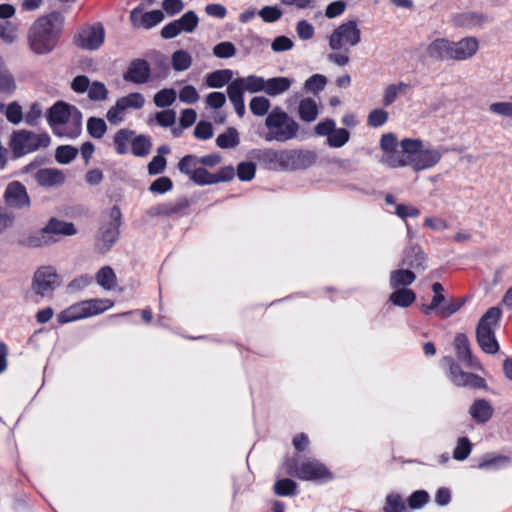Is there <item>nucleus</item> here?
Listing matches in <instances>:
<instances>
[{
  "instance_id": "1",
  "label": "nucleus",
  "mask_w": 512,
  "mask_h": 512,
  "mask_svg": "<svg viewBox=\"0 0 512 512\" xmlns=\"http://www.w3.org/2000/svg\"><path fill=\"white\" fill-rule=\"evenodd\" d=\"M64 24V16L51 12L38 18L28 33L30 49L39 55L48 54L56 47Z\"/></svg>"
},
{
  "instance_id": "2",
  "label": "nucleus",
  "mask_w": 512,
  "mask_h": 512,
  "mask_svg": "<svg viewBox=\"0 0 512 512\" xmlns=\"http://www.w3.org/2000/svg\"><path fill=\"white\" fill-rule=\"evenodd\" d=\"M400 147L403 148L404 158L394 162V165L409 166L416 172L436 166L442 158L439 149L426 147L420 139L404 138L400 141Z\"/></svg>"
},
{
  "instance_id": "3",
  "label": "nucleus",
  "mask_w": 512,
  "mask_h": 512,
  "mask_svg": "<svg viewBox=\"0 0 512 512\" xmlns=\"http://www.w3.org/2000/svg\"><path fill=\"white\" fill-rule=\"evenodd\" d=\"M48 123L55 135L76 138L82 130V113L73 105L56 102L48 112Z\"/></svg>"
},
{
  "instance_id": "4",
  "label": "nucleus",
  "mask_w": 512,
  "mask_h": 512,
  "mask_svg": "<svg viewBox=\"0 0 512 512\" xmlns=\"http://www.w3.org/2000/svg\"><path fill=\"white\" fill-rule=\"evenodd\" d=\"M266 141L286 142L294 139L299 131L298 123L282 108L274 107L265 119Z\"/></svg>"
},
{
  "instance_id": "5",
  "label": "nucleus",
  "mask_w": 512,
  "mask_h": 512,
  "mask_svg": "<svg viewBox=\"0 0 512 512\" xmlns=\"http://www.w3.org/2000/svg\"><path fill=\"white\" fill-rule=\"evenodd\" d=\"M285 467L287 474L303 481L323 483L333 478L328 468L315 459H306L300 462L288 460Z\"/></svg>"
},
{
  "instance_id": "6",
  "label": "nucleus",
  "mask_w": 512,
  "mask_h": 512,
  "mask_svg": "<svg viewBox=\"0 0 512 512\" xmlns=\"http://www.w3.org/2000/svg\"><path fill=\"white\" fill-rule=\"evenodd\" d=\"M501 310L492 307L479 320L476 336L481 349L488 354H495L499 350V344L495 338V329L499 324Z\"/></svg>"
},
{
  "instance_id": "7",
  "label": "nucleus",
  "mask_w": 512,
  "mask_h": 512,
  "mask_svg": "<svg viewBox=\"0 0 512 512\" xmlns=\"http://www.w3.org/2000/svg\"><path fill=\"white\" fill-rule=\"evenodd\" d=\"M113 301L109 299H90L75 303L64 309L57 315V320L61 324L77 321L83 318L92 317L101 314L111 307Z\"/></svg>"
},
{
  "instance_id": "8",
  "label": "nucleus",
  "mask_w": 512,
  "mask_h": 512,
  "mask_svg": "<svg viewBox=\"0 0 512 512\" xmlns=\"http://www.w3.org/2000/svg\"><path fill=\"white\" fill-rule=\"evenodd\" d=\"M50 137L47 133H34L27 130H18L12 134L11 148L17 156L48 147Z\"/></svg>"
},
{
  "instance_id": "9",
  "label": "nucleus",
  "mask_w": 512,
  "mask_h": 512,
  "mask_svg": "<svg viewBox=\"0 0 512 512\" xmlns=\"http://www.w3.org/2000/svg\"><path fill=\"white\" fill-rule=\"evenodd\" d=\"M121 225V212L118 207L110 210L109 221L102 224L95 240V249L99 253H106L116 242Z\"/></svg>"
},
{
  "instance_id": "10",
  "label": "nucleus",
  "mask_w": 512,
  "mask_h": 512,
  "mask_svg": "<svg viewBox=\"0 0 512 512\" xmlns=\"http://www.w3.org/2000/svg\"><path fill=\"white\" fill-rule=\"evenodd\" d=\"M360 41L361 31L354 20L342 23L328 36L329 47L333 51L356 46Z\"/></svg>"
},
{
  "instance_id": "11",
  "label": "nucleus",
  "mask_w": 512,
  "mask_h": 512,
  "mask_svg": "<svg viewBox=\"0 0 512 512\" xmlns=\"http://www.w3.org/2000/svg\"><path fill=\"white\" fill-rule=\"evenodd\" d=\"M144 105L145 98L141 93H130L117 99L116 103L107 111L106 118L110 124L118 125L125 120L129 110H139Z\"/></svg>"
},
{
  "instance_id": "12",
  "label": "nucleus",
  "mask_w": 512,
  "mask_h": 512,
  "mask_svg": "<svg viewBox=\"0 0 512 512\" xmlns=\"http://www.w3.org/2000/svg\"><path fill=\"white\" fill-rule=\"evenodd\" d=\"M60 285L59 276L52 266L40 267L34 274L32 290L41 297H49Z\"/></svg>"
},
{
  "instance_id": "13",
  "label": "nucleus",
  "mask_w": 512,
  "mask_h": 512,
  "mask_svg": "<svg viewBox=\"0 0 512 512\" xmlns=\"http://www.w3.org/2000/svg\"><path fill=\"white\" fill-rule=\"evenodd\" d=\"M105 39V30L102 24L85 25L81 27L74 37L76 46L85 50H97Z\"/></svg>"
},
{
  "instance_id": "14",
  "label": "nucleus",
  "mask_w": 512,
  "mask_h": 512,
  "mask_svg": "<svg viewBox=\"0 0 512 512\" xmlns=\"http://www.w3.org/2000/svg\"><path fill=\"white\" fill-rule=\"evenodd\" d=\"M380 148L383 151L381 163L390 168H400L401 165H394V162L403 160L404 152L400 147L397 137L393 133H386L381 136Z\"/></svg>"
},
{
  "instance_id": "15",
  "label": "nucleus",
  "mask_w": 512,
  "mask_h": 512,
  "mask_svg": "<svg viewBox=\"0 0 512 512\" xmlns=\"http://www.w3.org/2000/svg\"><path fill=\"white\" fill-rule=\"evenodd\" d=\"M198 16L194 11L184 13L179 19L165 25L161 30V35L165 39H172L181 32L192 33L198 26Z\"/></svg>"
},
{
  "instance_id": "16",
  "label": "nucleus",
  "mask_w": 512,
  "mask_h": 512,
  "mask_svg": "<svg viewBox=\"0 0 512 512\" xmlns=\"http://www.w3.org/2000/svg\"><path fill=\"white\" fill-rule=\"evenodd\" d=\"M443 365L450 368V379L457 386H469L473 388L484 387L483 378L472 374L463 372L460 367L455 364L450 357H445L442 360Z\"/></svg>"
},
{
  "instance_id": "17",
  "label": "nucleus",
  "mask_w": 512,
  "mask_h": 512,
  "mask_svg": "<svg viewBox=\"0 0 512 512\" xmlns=\"http://www.w3.org/2000/svg\"><path fill=\"white\" fill-rule=\"evenodd\" d=\"M7 206L13 209H23L30 206V198L23 184L14 181L8 184L4 193Z\"/></svg>"
},
{
  "instance_id": "18",
  "label": "nucleus",
  "mask_w": 512,
  "mask_h": 512,
  "mask_svg": "<svg viewBox=\"0 0 512 512\" xmlns=\"http://www.w3.org/2000/svg\"><path fill=\"white\" fill-rule=\"evenodd\" d=\"M479 40L468 36L458 41H452L451 60L465 61L474 57L479 50Z\"/></svg>"
},
{
  "instance_id": "19",
  "label": "nucleus",
  "mask_w": 512,
  "mask_h": 512,
  "mask_svg": "<svg viewBox=\"0 0 512 512\" xmlns=\"http://www.w3.org/2000/svg\"><path fill=\"white\" fill-rule=\"evenodd\" d=\"M452 41L447 38H435L427 45L426 55L436 61L451 60Z\"/></svg>"
},
{
  "instance_id": "20",
  "label": "nucleus",
  "mask_w": 512,
  "mask_h": 512,
  "mask_svg": "<svg viewBox=\"0 0 512 512\" xmlns=\"http://www.w3.org/2000/svg\"><path fill=\"white\" fill-rule=\"evenodd\" d=\"M229 86L239 90L242 94H244V92H265V79L257 75H249L247 77L234 79L229 83Z\"/></svg>"
},
{
  "instance_id": "21",
  "label": "nucleus",
  "mask_w": 512,
  "mask_h": 512,
  "mask_svg": "<svg viewBox=\"0 0 512 512\" xmlns=\"http://www.w3.org/2000/svg\"><path fill=\"white\" fill-rule=\"evenodd\" d=\"M150 77V67L145 60H134L129 65L124 79L135 84H143L148 81Z\"/></svg>"
},
{
  "instance_id": "22",
  "label": "nucleus",
  "mask_w": 512,
  "mask_h": 512,
  "mask_svg": "<svg viewBox=\"0 0 512 512\" xmlns=\"http://www.w3.org/2000/svg\"><path fill=\"white\" fill-rule=\"evenodd\" d=\"M488 21V16L482 12L467 11L457 14L453 22L456 26L472 29L482 27Z\"/></svg>"
},
{
  "instance_id": "23",
  "label": "nucleus",
  "mask_w": 512,
  "mask_h": 512,
  "mask_svg": "<svg viewBox=\"0 0 512 512\" xmlns=\"http://www.w3.org/2000/svg\"><path fill=\"white\" fill-rule=\"evenodd\" d=\"M294 80L288 77H273L265 79V93L268 96L276 97L290 89Z\"/></svg>"
},
{
  "instance_id": "24",
  "label": "nucleus",
  "mask_w": 512,
  "mask_h": 512,
  "mask_svg": "<svg viewBox=\"0 0 512 512\" xmlns=\"http://www.w3.org/2000/svg\"><path fill=\"white\" fill-rule=\"evenodd\" d=\"M409 89L410 85L403 81L388 84L383 89L382 104L386 107L392 105L399 96L405 94Z\"/></svg>"
},
{
  "instance_id": "25",
  "label": "nucleus",
  "mask_w": 512,
  "mask_h": 512,
  "mask_svg": "<svg viewBox=\"0 0 512 512\" xmlns=\"http://www.w3.org/2000/svg\"><path fill=\"white\" fill-rule=\"evenodd\" d=\"M35 179L41 186L52 187L62 184L65 177L57 169L46 168L39 170L35 175Z\"/></svg>"
},
{
  "instance_id": "26",
  "label": "nucleus",
  "mask_w": 512,
  "mask_h": 512,
  "mask_svg": "<svg viewBox=\"0 0 512 512\" xmlns=\"http://www.w3.org/2000/svg\"><path fill=\"white\" fill-rule=\"evenodd\" d=\"M469 413L476 422L485 423L491 418L493 408L486 400L478 399L470 407Z\"/></svg>"
},
{
  "instance_id": "27",
  "label": "nucleus",
  "mask_w": 512,
  "mask_h": 512,
  "mask_svg": "<svg viewBox=\"0 0 512 512\" xmlns=\"http://www.w3.org/2000/svg\"><path fill=\"white\" fill-rule=\"evenodd\" d=\"M454 347L460 361L464 362L468 366H475L470 352L469 341L465 334L460 333L455 336Z\"/></svg>"
},
{
  "instance_id": "28",
  "label": "nucleus",
  "mask_w": 512,
  "mask_h": 512,
  "mask_svg": "<svg viewBox=\"0 0 512 512\" xmlns=\"http://www.w3.org/2000/svg\"><path fill=\"white\" fill-rule=\"evenodd\" d=\"M416 279L414 272L407 269H398L390 273L389 284L393 289L411 285Z\"/></svg>"
},
{
  "instance_id": "29",
  "label": "nucleus",
  "mask_w": 512,
  "mask_h": 512,
  "mask_svg": "<svg viewBox=\"0 0 512 512\" xmlns=\"http://www.w3.org/2000/svg\"><path fill=\"white\" fill-rule=\"evenodd\" d=\"M47 230H49L50 235L57 238V236H72L77 233V229L74 224L71 222L61 221L56 218L50 219V221L46 224Z\"/></svg>"
},
{
  "instance_id": "30",
  "label": "nucleus",
  "mask_w": 512,
  "mask_h": 512,
  "mask_svg": "<svg viewBox=\"0 0 512 512\" xmlns=\"http://www.w3.org/2000/svg\"><path fill=\"white\" fill-rule=\"evenodd\" d=\"M416 300V294L408 288H398L389 296V301L398 307L406 308Z\"/></svg>"
},
{
  "instance_id": "31",
  "label": "nucleus",
  "mask_w": 512,
  "mask_h": 512,
  "mask_svg": "<svg viewBox=\"0 0 512 512\" xmlns=\"http://www.w3.org/2000/svg\"><path fill=\"white\" fill-rule=\"evenodd\" d=\"M57 240L58 238L50 235V232L47 230V226L45 225L42 229L29 235L26 238L25 243L30 247H41L54 243Z\"/></svg>"
},
{
  "instance_id": "32",
  "label": "nucleus",
  "mask_w": 512,
  "mask_h": 512,
  "mask_svg": "<svg viewBox=\"0 0 512 512\" xmlns=\"http://www.w3.org/2000/svg\"><path fill=\"white\" fill-rule=\"evenodd\" d=\"M425 254L418 246H411L403 258V265H407L414 269H424Z\"/></svg>"
},
{
  "instance_id": "33",
  "label": "nucleus",
  "mask_w": 512,
  "mask_h": 512,
  "mask_svg": "<svg viewBox=\"0 0 512 512\" xmlns=\"http://www.w3.org/2000/svg\"><path fill=\"white\" fill-rule=\"evenodd\" d=\"M299 117L305 122H313L318 117V105L311 98H304L299 103Z\"/></svg>"
},
{
  "instance_id": "34",
  "label": "nucleus",
  "mask_w": 512,
  "mask_h": 512,
  "mask_svg": "<svg viewBox=\"0 0 512 512\" xmlns=\"http://www.w3.org/2000/svg\"><path fill=\"white\" fill-rule=\"evenodd\" d=\"M96 282L104 290H113L117 286V278L110 266L102 267L95 276Z\"/></svg>"
},
{
  "instance_id": "35",
  "label": "nucleus",
  "mask_w": 512,
  "mask_h": 512,
  "mask_svg": "<svg viewBox=\"0 0 512 512\" xmlns=\"http://www.w3.org/2000/svg\"><path fill=\"white\" fill-rule=\"evenodd\" d=\"M233 72L230 69L214 71L206 76V84L210 88H221L231 81Z\"/></svg>"
},
{
  "instance_id": "36",
  "label": "nucleus",
  "mask_w": 512,
  "mask_h": 512,
  "mask_svg": "<svg viewBox=\"0 0 512 512\" xmlns=\"http://www.w3.org/2000/svg\"><path fill=\"white\" fill-rule=\"evenodd\" d=\"M134 131L129 129H120L113 137L115 150L118 154H125L128 152V144L132 142Z\"/></svg>"
},
{
  "instance_id": "37",
  "label": "nucleus",
  "mask_w": 512,
  "mask_h": 512,
  "mask_svg": "<svg viewBox=\"0 0 512 512\" xmlns=\"http://www.w3.org/2000/svg\"><path fill=\"white\" fill-rule=\"evenodd\" d=\"M0 112L4 113L6 119L12 124H19L24 120L22 107L17 102H11L7 105L0 104Z\"/></svg>"
},
{
  "instance_id": "38",
  "label": "nucleus",
  "mask_w": 512,
  "mask_h": 512,
  "mask_svg": "<svg viewBox=\"0 0 512 512\" xmlns=\"http://www.w3.org/2000/svg\"><path fill=\"white\" fill-rule=\"evenodd\" d=\"M132 153L138 157L148 155L152 148V142L149 137L145 135L133 136L131 142Z\"/></svg>"
},
{
  "instance_id": "39",
  "label": "nucleus",
  "mask_w": 512,
  "mask_h": 512,
  "mask_svg": "<svg viewBox=\"0 0 512 512\" xmlns=\"http://www.w3.org/2000/svg\"><path fill=\"white\" fill-rule=\"evenodd\" d=\"M350 140V133L345 128H335L333 132L328 135L326 143L332 148H341L345 146Z\"/></svg>"
},
{
  "instance_id": "40",
  "label": "nucleus",
  "mask_w": 512,
  "mask_h": 512,
  "mask_svg": "<svg viewBox=\"0 0 512 512\" xmlns=\"http://www.w3.org/2000/svg\"><path fill=\"white\" fill-rule=\"evenodd\" d=\"M510 462L507 456L485 455L479 462V469H500Z\"/></svg>"
},
{
  "instance_id": "41",
  "label": "nucleus",
  "mask_w": 512,
  "mask_h": 512,
  "mask_svg": "<svg viewBox=\"0 0 512 512\" xmlns=\"http://www.w3.org/2000/svg\"><path fill=\"white\" fill-rule=\"evenodd\" d=\"M216 144L222 149L234 148L239 144L238 132L235 128H228L226 132L218 135Z\"/></svg>"
},
{
  "instance_id": "42",
  "label": "nucleus",
  "mask_w": 512,
  "mask_h": 512,
  "mask_svg": "<svg viewBox=\"0 0 512 512\" xmlns=\"http://www.w3.org/2000/svg\"><path fill=\"white\" fill-rule=\"evenodd\" d=\"M106 131L107 125L102 118L90 117L87 120V132L91 137L101 139Z\"/></svg>"
},
{
  "instance_id": "43",
  "label": "nucleus",
  "mask_w": 512,
  "mask_h": 512,
  "mask_svg": "<svg viewBox=\"0 0 512 512\" xmlns=\"http://www.w3.org/2000/svg\"><path fill=\"white\" fill-rule=\"evenodd\" d=\"M192 64L191 55L185 50H177L172 55V67L175 71H185Z\"/></svg>"
},
{
  "instance_id": "44",
  "label": "nucleus",
  "mask_w": 512,
  "mask_h": 512,
  "mask_svg": "<svg viewBox=\"0 0 512 512\" xmlns=\"http://www.w3.org/2000/svg\"><path fill=\"white\" fill-rule=\"evenodd\" d=\"M18 38V25L10 21L0 23V39L6 44L14 43Z\"/></svg>"
},
{
  "instance_id": "45",
  "label": "nucleus",
  "mask_w": 512,
  "mask_h": 512,
  "mask_svg": "<svg viewBox=\"0 0 512 512\" xmlns=\"http://www.w3.org/2000/svg\"><path fill=\"white\" fill-rule=\"evenodd\" d=\"M16 88L12 75L5 69L4 62L0 56V92L12 93Z\"/></svg>"
},
{
  "instance_id": "46",
  "label": "nucleus",
  "mask_w": 512,
  "mask_h": 512,
  "mask_svg": "<svg viewBox=\"0 0 512 512\" xmlns=\"http://www.w3.org/2000/svg\"><path fill=\"white\" fill-rule=\"evenodd\" d=\"M270 101L264 96H255L249 103L251 112L258 117L264 116L270 109Z\"/></svg>"
},
{
  "instance_id": "47",
  "label": "nucleus",
  "mask_w": 512,
  "mask_h": 512,
  "mask_svg": "<svg viewBox=\"0 0 512 512\" xmlns=\"http://www.w3.org/2000/svg\"><path fill=\"white\" fill-rule=\"evenodd\" d=\"M227 95L229 97L230 102L232 103L235 112L239 117H243L245 115V104L243 94L228 85L227 87Z\"/></svg>"
},
{
  "instance_id": "48",
  "label": "nucleus",
  "mask_w": 512,
  "mask_h": 512,
  "mask_svg": "<svg viewBox=\"0 0 512 512\" xmlns=\"http://www.w3.org/2000/svg\"><path fill=\"white\" fill-rule=\"evenodd\" d=\"M77 154V148L70 145H63L56 149L55 159L60 164H68L77 156Z\"/></svg>"
},
{
  "instance_id": "49",
  "label": "nucleus",
  "mask_w": 512,
  "mask_h": 512,
  "mask_svg": "<svg viewBox=\"0 0 512 512\" xmlns=\"http://www.w3.org/2000/svg\"><path fill=\"white\" fill-rule=\"evenodd\" d=\"M189 178L198 185L218 183V178H216L214 174L209 173L203 167H198L197 170L194 171Z\"/></svg>"
},
{
  "instance_id": "50",
  "label": "nucleus",
  "mask_w": 512,
  "mask_h": 512,
  "mask_svg": "<svg viewBox=\"0 0 512 512\" xmlns=\"http://www.w3.org/2000/svg\"><path fill=\"white\" fill-rule=\"evenodd\" d=\"M176 97L174 89H162L155 94L154 104L157 107H167L175 102Z\"/></svg>"
},
{
  "instance_id": "51",
  "label": "nucleus",
  "mask_w": 512,
  "mask_h": 512,
  "mask_svg": "<svg viewBox=\"0 0 512 512\" xmlns=\"http://www.w3.org/2000/svg\"><path fill=\"white\" fill-rule=\"evenodd\" d=\"M511 101L493 102L489 105L488 109L492 114L509 118L512 120V95Z\"/></svg>"
},
{
  "instance_id": "52",
  "label": "nucleus",
  "mask_w": 512,
  "mask_h": 512,
  "mask_svg": "<svg viewBox=\"0 0 512 512\" xmlns=\"http://www.w3.org/2000/svg\"><path fill=\"white\" fill-rule=\"evenodd\" d=\"M389 118V114L382 108L373 109L367 117V124L370 127L377 128L383 126Z\"/></svg>"
},
{
  "instance_id": "53",
  "label": "nucleus",
  "mask_w": 512,
  "mask_h": 512,
  "mask_svg": "<svg viewBox=\"0 0 512 512\" xmlns=\"http://www.w3.org/2000/svg\"><path fill=\"white\" fill-rule=\"evenodd\" d=\"M199 167L198 157L194 155L184 156L178 163V169L181 173L190 177V175Z\"/></svg>"
},
{
  "instance_id": "54",
  "label": "nucleus",
  "mask_w": 512,
  "mask_h": 512,
  "mask_svg": "<svg viewBox=\"0 0 512 512\" xmlns=\"http://www.w3.org/2000/svg\"><path fill=\"white\" fill-rule=\"evenodd\" d=\"M326 77L321 74H315L305 81L304 88L307 92L318 93L325 88Z\"/></svg>"
},
{
  "instance_id": "55",
  "label": "nucleus",
  "mask_w": 512,
  "mask_h": 512,
  "mask_svg": "<svg viewBox=\"0 0 512 512\" xmlns=\"http://www.w3.org/2000/svg\"><path fill=\"white\" fill-rule=\"evenodd\" d=\"M297 484L288 478L280 479L274 484V492L279 496L294 494Z\"/></svg>"
},
{
  "instance_id": "56",
  "label": "nucleus",
  "mask_w": 512,
  "mask_h": 512,
  "mask_svg": "<svg viewBox=\"0 0 512 512\" xmlns=\"http://www.w3.org/2000/svg\"><path fill=\"white\" fill-rule=\"evenodd\" d=\"M213 54L221 59L231 58L236 55V47L232 42L224 41L214 46Z\"/></svg>"
},
{
  "instance_id": "57",
  "label": "nucleus",
  "mask_w": 512,
  "mask_h": 512,
  "mask_svg": "<svg viewBox=\"0 0 512 512\" xmlns=\"http://www.w3.org/2000/svg\"><path fill=\"white\" fill-rule=\"evenodd\" d=\"M471 452V444L466 437L458 439L457 445L453 451V457L458 461L465 460Z\"/></svg>"
},
{
  "instance_id": "58",
  "label": "nucleus",
  "mask_w": 512,
  "mask_h": 512,
  "mask_svg": "<svg viewBox=\"0 0 512 512\" xmlns=\"http://www.w3.org/2000/svg\"><path fill=\"white\" fill-rule=\"evenodd\" d=\"M88 96L93 101H102L107 98L108 90L102 82L95 81L90 84Z\"/></svg>"
},
{
  "instance_id": "59",
  "label": "nucleus",
  "mask_w": 512,
  "mask_h": 512,
  "mask_svg": "<svg viewBox=\"0 0 512 512\" xmlns=\"http://www.w3.org/2000/svg\"><path fill=\"white\" fill-rule=\"evenodd\" d=\"M42 117V107L38 103H32L26 113L24 114V121L30 125L35 126L38 124Z\"/></svg>"
},
{
  "instance_id": "60",
  "label": "nucleus",
  "mask_w": 512,
  "mask_h": 512,
  "mask_svg": "<svg viewBox=\"0 0 512 512\" xmlns=\"http://www.w3.org/2000/svg\"><path fill=\"white\" fill-rule=\"evenodd\" d=\"M199 93L192 85L184 86L179 92V100L183 103L193 104L199 100Z\"/></svg>"
},
{
  "instance_id": "61",
  "label": "nucleus",
  "mask_w": 512,
  "mask_h": 512,
  "mask_svg": "<svg viewBox=\"0 0 512 512\" xmlns=\"http://www.w3.org/2000/svg\"><path fill=\"white\" fill-rule=\"evenodd\" d=\"M395 214L405 220L408 217H418L420 215V210L413 205L397 204L395 206Z\"/></svg>"
},
{
  "instance_id": "62",
  "label": "nucleus",
  "mask_w": 512,
  "mask_h": 512,
  "mask_svg": "<svg viewBox=\"0 0 512 512\" xmlns=\"http://www.w3.org/2000/svg\"><path fill=\"white\" fill-rule=\"evenodd\" d=\"M155 120L162 127H170L176 121V112L171 109L162 110L156 114Z\"/></svg>"
},
{
  "instance_id": "63",
  "label": "nucleus",
  "mask_w": 512,
  "mask_h": 512,
  "mask_svg": "<svg viewBox=\"0 0 512 512\" xmlns=\"http://www.w3.org/2000/svg\"><path fill=\"white\" fill-rule=\"evenodd\" d=\"M424 226L433 231H443L449 228V223L438 216H428L424 219Z\"/></svg>"
},
{
  "instance_id": "64",
  "label": "nucleus",
  "mask_w": 512,
  "mask_h": 512,
  "mask_svg": "<svg viewBox=\"0 0 512 512\" xmlns=\"http://www.w3.org/2000/svg\"><path fill=\"white\" fill-rule=\"evenodd\" d=\"M256 172L255 164L252 162H242L238 165L237 174L242 181H250L254 178Z\"/></svg>"
}]
</instances>
